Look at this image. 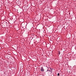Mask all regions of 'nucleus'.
Instances as JSON below:
<instances>
[{"label": "nucleus", "instance_id": "20e7f679", "mask_svg": "<svg viewBox=\"0 0 76 76\" xmlns=\"http://www.w3.org/2000/svg\"><path fill=\"white\" fill-rule=\"evenodd\" d=\"M50 71V70H49V71Z\"/></svg>", "mask_w": 76, "mask_h": 76}, {"label": "nucleus", "instance_id": "f257e3e1", "mask_svg": "<svg viewBox=\"0 0 76 76\" xmlns=\"http://www.w3.org/2000/svg\"><path fill=\"white\" fill-rule=\"evenodd\" d=\"M41 71L42 72H44V68L42 67H41Z\"/></svg>", "mask_w": 76, "mask_h": 76}, {"label": "nucleus", "instance_id": "f03ea898", "mask_svg": "<svg viewBox=\"0 0 76 76\" xmlns=\"http://www.w3.org/2000/svg\"><path fill=\"white\" fill-rule=\"evenodd\" d=\"M57 76H60V74L59 73H58L57 74Z\"/></svg>", "mask_w": 76, "mask_h": 76}, {"label": "nucleus", "instance_id": "7ed1b4c3", "mask_svg": "<svg viewBox=\"0 0 76 76\" xmlns=\"http://www.w3.org/2000/svg\"><path fill=\"white\" fill-rule=\"evenodd\" d=\"M50 69H51V70H52V68L51 69V68H50Z\"/></svg>", "mask_w": 76, "mask_h": 76}, {"label": "nucleus", "instance_id": "39448f33", "mask_svg": "<svg viewBox=\"0 0 76 76\" xmlns=\"http://www.w3.org/2000/svg\"><path fill=\"white\" fill-rule=\"evenodd\" d=\"M52 72V71H51V72Z\"/></svg>", "mask_w": 76, "mask_h": 76}]
</instances>
